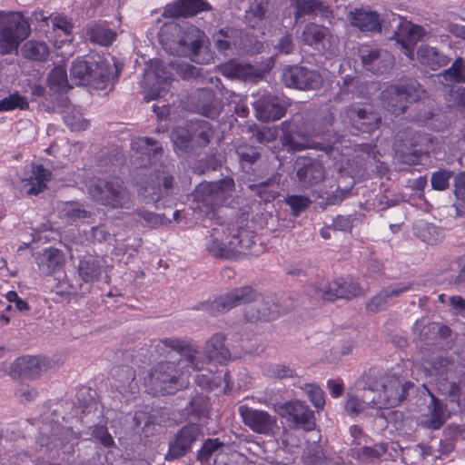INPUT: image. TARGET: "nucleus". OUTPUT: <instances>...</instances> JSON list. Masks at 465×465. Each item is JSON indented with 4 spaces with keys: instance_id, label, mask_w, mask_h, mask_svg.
Here are the masks:
<instances>
[{
    "instance_id": "obj_24",
    "label": "nucleus",
    "mask_w": 465,
    "mask_h": 465,
    "mask_svg": "<svg viewBox=\"0 0 465 465\" xmlns=\"http://www.w3.org/2000/svg\"><path fill=\"white\" fill-rule=\"evenodd\" d=\"M256 116L262 122L277 121L286 114V104L277 96L263 95L254 103Z\"/></svg>"
},
{
    "instance_id": "obj_41",
    "label": "nucleus",
    "mask_w": 465,
    "mask_h": 465,
    "mask_svg": "<svg viewBox=\"0 0 465 465\" xmlns=\"http://www.w3.org/2000/svg\"><path fill=\"white\" fill-rule=\"evenodd\" d=\"M77 271L84 282L93 283L99 280L102 267L97 259L92 256H84L79 260Z\"/></svg>"
},
{
    "instance_id": "obj_48",
    "label": "nucleus",
    "mask_w": 465,
    "mask_h": 465,
    "mask_svg": "<svg viewBox=\"0 0 465 465\" xmlns=\"http://www.w3.org/2000/svg\"><path fill=\"white\" fill-rule=\"evenodd\" d=\"M29 103L25 96L21 95L17 91L0 100V112H8L15 109L27 110Z\"/></svg>"
},
{
    "instance_id": "obj_60",
    "label": "nucleus",
    "mask_w": 465,
    "mask_h": 465,
    "mask_svg": "<svg viewBox=\"0 0 465 465\" xmlns=\"http://www.w3.org/2000/svg\"><path fill=\"white\" fill-rule=\"evenodd\" d=\"M267 376L274 379H287L294 376L295 371L289 366L275 364L271 365L266 371Z\"/></svg>"
},
{
    "instance_id": "obj_5",
    "label": "nucleus",
    "mask_w": 465,
    "mask_h": 465,
    "mask_svg": "<svg viewBox=\"0 0 465 465\" xmlns=\"http://www.w3.org/2000/svg\"><path fill=\"white\" fill-rule=\"evenodd\" d=\"M201 31L194 25L185 23L164 24L159 32V42L172 55L189 57L196 62L202 47Z\"/></svg>"
},
{
    "instance_id": "obj_54",
    "label": "nucleus",
    "mask_w": 465,
    "mask_h": 465,
    "mask_svg": "<svg viewBox=\"0 0 465 465\" xmlns=\"http://www.w3.org/2000/svg\"><path fill=\"white\" fill-rule=\"evenodd\" d=\"M285 203L290 206L292 213L298 216L312 203L311 199L305 195L289 194L285 197Z\"/></svg>"
},
{
    "instance_id": "obj_35",
    "label": "nucleus",
    "mask_w": 465,
    "mask_h": 465,
    "mask_svg": "<svg viewBox=\"0 0 465 465\" xmlns=\"http://www.w3.org/2000/svg\"><path fill=\"white\" fill-rule=\"evenodd\" d=\"M226 337L223 333H214L205 343V354L210 361L225 364L231 357V352L226 348Z\"/></svg>"
},
{
    "instance_id": "obj_15",
    "label": "nucleus",
    "mask_w": 465,
    "mask_h": 465,
    "mask_svg": "<svg viewBox=\"0 0 465 465\" xmlns=\"http://www.w3.org/2000/svg\"><path fill=\"white\" fill-rule=\"evenodd\" d=\"M312 290L316 298L328 302H333L337 299L351 300L362 293L359 282L345 279L322 282L321 286L312 287Z\"/></svg>"
},
{
    "instance_id": "obj_17",
    "label": "nucleus",
    "mask_w": 465,
    "mask_h": 465,
    "mask_svg": "<svg viewBox=\"0 0 465 465\" xmlns=\"http://www.w3.org/2000/svg\"><path fill=\"white\" fill-rule=\"evenodd\" d=\"M282 80L287 87L300 90H316L323 83L322 74L316 70L305 66L291 65L285 68Z\"/></svg>"
},
{
    "instance_id": "obj_56",
    "label": "nucleus",
    "mask_w": 465,
    "mask_h": 465,
    "mask_svg": "<svg viewBox=\"0 0 465 465\" xmlns=\"http://www.w3.org/2000/svg\"><path fill=\"white\" fill-rule=\"evenodd\" d=\"M305 393L316 409H322L325 405L324 391L317 385L306 384Z\"/></svg>"
},
{
    "instance_id": "obj_4",
    "label": "nucleus",
    "mask_w": 465,
    "mask_h": 465,
    "mask_svg": "<svg viewBox=\"0 0 465 465\" xmlns=\"http://www.w3.org/2000/svg\"><path fill=\"white\" fill-rule=\"evenodd\" d=\"M364 389L378 392V409H390L400 405L407 397L412 382L406 381L393 370L370 368L361 377Z\"/></svg>"
},
{
    "instance_id": "obj_37",
    "label": "nucleus",
    "mask_w": 465,
    "mask_h": 465,
    "mask_svg": "<svg viewBox=\"0 0 465 465\" xmlns=\"http://www.w3.org/2000/svg\"><path fill=\"white\" fill-rule=\"evenodd\" d=\"M95 65V55L77 57L72 64L70 74L80 84H92L93 68Z\"/></svg>"
},
{
    "instance_id": "obj_49",
    "label": "nucleus",
    "mask_w": 465,
    "mask_h": 465,
    "mask_svg": "<svg viewBox=\"0 0 465 465\" xmlns=\"http://www.w3.org/2000/svg\"><path fill=\"white\" fill-rule=\"evenodd\" d=\"M48 86L55 93L65 90L68 84L66 70L56 66L51 70L47 78Z\"/></svg>"
},
{
    "instance_id": "obj_55",
    "label": "nucleus",
    "mask_w": 465,
    "mask_h": 465,
    "mask_svg": "<svg viewBox=\"0 0 465 465\" xmlns=\"http://www.w3.org/2000/svg\"><path fill=\"white\" fill-rule=\"evenodd\" d=\"M189 405V412L198 419L207 416L209 412L208 401L205 397L202 395H197L193 397L190 401Z\"/></svg>"
},
{
    "instance_id": "obj_22",
    "label": "nucleus",
    "mask_w": 465,
    "mask_h": 465,
    "mask_svg": "<svg viewBox=\"0 0 465 465\" xmlns=\"http://www.w3.org/2000/svg\"><path fill=\"white\" fill-rule=\"evenodd\" d=\"M424 35V28L411 22L401 23L394 33L397 43L401 45L403 54L410 60H413L415 46Z\"/></svg>"
},
{
    "instance_id": "obj_19",
    "label": "nucleus",
    "mask_w": 465,
    "mask_h": 465,
    "mask_svg": "<svg viewBox=\"0 0 465 465\" xmlns=\"http://www.w3.org/2000/svg\"><path fill=\"white\" fill-rule=\"evenodd\" d=\"M363 67L375 74L388 72L394 64L393 55L377 45H363L359 48Z\"/></svg>"
},
{
    "instance_id": "obj_2",
    "label": "nucleus",
    "mask_w": 465,
    "mask_h": 465,
    "mask_svg": "<svg viewBox=\"0 0 465 465\" xmlns=\"http://www.w3.org/2000/svg\"><path fill=\"white\" fill-rule=\"evenodd\" d=\"M333 116L325 115L312 122H283L281 141L289 153L301 152L309 148H318L335 158L334 153L349 155L353 150L350 141L343 135L332 132Z\"/></svg>"
},
{
    "instance_id": "obj_45",
    "label": "nucleus",
    "mask_w": 465,
    "mask_h": 465,
    "mask_svg": "<svg viewBox=\"0 0 465 465\" xmlns=\"http://www.w3.org/2000/svg\"><path fill=\"white\" fill-rule=\"evenodd\" d=\"M237 37V30L226 26L221 28L213 35V41L216 48L220 52H225L231 48L232 45H235Z\"/></svg>"
},
{
    "instance_id": "obj_11",
    "label": "nucleus",
    "mask_w": 465,
    "mask_h": 465,
    "mask_svg": "<svg viewBox=\"0 0 465 465\" xmlns=\"http://www.w3.org/2000/svg\"><path fill=\"white\" fill-rule=\"evenodd\" d=\"M143 176L144 178L138 183V194L146 203H156L173 193L174 178L167 164L162 163L158 169Z\"/></svg>"
},
{
    "instance_id": "obj_23",
    "label": "nucleus",
    "mask_w": 465,
    "mask_h": 465,
    "mask_svg": "<svg viewBox=\"0 0 465 465\" xmlns=\"http://www.w3.org/2000/svg\"><path fill=\"white\" fill-rule=\"evenodd\" d=\"M212 9L206 0H176L164 6L162 15L165 18H188Z\"/></svg>"
},
{
    "instance_id": "obj_10",
    "label": "nucleus",
    "mask_w": 465,
    "mask_h": 465,
    "mask_svg": "<svg viewBox=\"0 0 465 465\" xmlns=\"http://www.w3.org/2000/svg\"><path fill=\"white\" fill-rule=\"evenodd\" d=\"M425 94L421 85L415 80L404 84H391L381 94V104L394 115L405 113L409 104L420 100Z\"/></svg>"
},
{
    "instance_id": "obj_63",
    "label": "nucleus",
    "mask_w": 465,
    "mask_h": 465,
    "mask_svg": "<svg viewBox=\"0 0 465 465\" xmlns=\"http://www.w3.org/2000/svg\"><path fill=\"white\" fill-rule=\"evenodd\" d=\"M346 410L352 415H358L364 411L365 403L355 396H350L345 403Z\"/></svg>"
},
{
    "instance_id": "obj_31",
    "label": "nucleus",
    "mask_w": 465,
    "mask_h": 465,
    "mask_svg": "<svg viewBox=\"0 0 465 465\" xmlns=\"http://www.w3.org/2000/svg\"><path fill=\"white\" fill-rule=\"evenodd\" d=\"M53 173L41 163H32L31 175L24 179L25 185L29 188L26 191L27 195H38L47 189V183L52 180Z\"/></svg>"
},
{
    "instance_id": "obj_38",
    "label": "nucleus",
    "mask_w": 465,
    "mask_h": 465,
    "mask_svg": "<svg viewBox=\"0 0 465 465\" xmlns=\"http://www.w3.org/2000/svg\"><path fill=\"white\" fill-rule=\"evenodd\" d=\"M291 5L294 7L295 20L305 15H316L318 13H331L329 6L321 0H291Z\"/></svg>"
},
{
    "instance_id": "obj_44",
    "label": "nucleus",
    "mask_w": 465,
    "mask_h": 465,
    "mask_svg": "<svg viewBox=\"0 0 465 465\" xmlns=\"http://www.w3.org/2000/svg\"><path fill=\"white\" fill-rule=\"evenodd\" d=\"M87 35L92 43L107 46L110 45L116 38V33L108 26L96 24L87 30Z\"/></svg>"
},
{
    "instance_id": "obj_9",
    "label": "nucleus",
    "mask_w": 465,
    "mask_h": 465,
    "mask_svg": "<svg viewBox=\"0 0 465 465\" xmlns=\"http://www.w3.org/2000/svg\"><path fill=\"white\" fill-rule=\"evenodd\" d=\"M212 124L204 120H192L185 126H177L171 133L173 145L183 151L206 147L213 139Z\"/></svg>"
},
{
    "instance_id": "obj_1",
    "label": "nucleus",
    "mask_w": 465,
    "mask_h": 465,
    "mask_svg": "<svg viewBox=\"0 0 465 465\" xmlns=\"http://www.w3.org/2000/svg\"><path fill=\"white\" fill-rule=\"evenodd\" d=\"M154 353L159 357L179 354L177 362L161 361L144 377L143 384L153 395L174 394L188 384L191 371L198 370L195 356L198 351L179 338H164L153 341Z\"/></svg>"
},
{
    "instance_id": "obj_16",
    "label": "nucleus",
    "mask_w": 465,
    "mask_h": 465,
    "mask_svg": "<svg viewBox=\"0 0 465 465\" xmlns=\"http://www.w3.org/2000/svg\"><path fill=\"white\" fill-rule=\"evenodd\" d=\"M242 423L252 432L272 436L277 428V418L266 411L254 409L246 404L238 407Z\"/></svg>"
},
{
    "instance_id": "obj_61",
    "label": "nucleus",
    "mask_w": 465,
    "mask_h": 465,
    "mask_svg": "<svg viewBox=\"0 0 465 465\" xmlns=\"http://www.w3.org/2000/svg\"><path fill=\"white\" fill-rule=\"evenodd\" d=\"M92 436L104 447L109 448L114 445V440L112 435L108 432L107 427L104 425L94 426L92 431Z\"/></svg>"
},
{
    "instance_id": "obj_47",
    "label": "nucleus",
    "mask_w": 465,
    "mask_h": 465,
    "mask_svg": "<svg viewBox=\"0 0 465 465\" xmlns=\"http://www.w3.org/2000/svg\"><path fill=\"white\" fill-rule=\"evenodd\" d=\"M449 418L446 413V406L434 395H431V418L430 427L433 430L440 429Z\"/></svg>"
},
{
    "instance_id": "obj_51",
    "label": "nucleus",
    "mask_w": 465,
    "mask_h": 465,
    "mask_svg": "<svg viewBox=\"0 0 465 465\" xmlns=\"http://www.w3.org/2000/svg\"><path fill=\"white\" fill-rule=\"evenodd\" d=\"M236 154L242 166L253 164L261 156L258 147L247 143L239 144L236 148Z\"/></svg>"
},
{
    "instance_id": "obj_33",
    "label": "nucleus",
    "mask_w": 465,
    "mask_h": 465,
    "mask_svg": "<svg viewBox=\"0 0 465 465\" xmlns=\"http://www.w3.org/2000/svg\"><path fill=\"white\" fill-rule=\"evenodd\" d=\"M45 366L42 360L35 356H22L17 358L11 366L14 376L33 380L37 378Z\"/></svg>"
},
{
    "instance_id": "obj_18",
    "label": "nucleus",
    "mask_w": 465,
    "mask_h": 465,
    "mask_svg": "<svg viewBox=\"0 0 465 465\" xmlns=\"http://www.w3.org/2000/svg\"><path fill=\"white\" fill-rule=\"evenodd\" d=\"M188 103L192 112L213 120L221 114L223 108V100L211 88L194 91L189 95Z\"/></svg>"
},
{
    "instance_id": "obj_39",
    "label": "nucleus",
    "mask_w": 465,
    "mask_h": 465,
    "mask_svg": "<svg viewBox=\"0 0 465 465\" xmlns=\"http://www.w3.org/2000/svg\"><path fill=\"white\" fill-rule=\"evenodd\" d=\"M417 56L421 64L434 71L447 65L450 62V58L438 52L436 48L428 45L420 46L418 49Z\"/></svg>"
},
{
    "instance_id": "obj_64",
    "label": "nucleus",
    "mask_w": 465,
    "mask_h": 465,
    "mask_svg": "<svg viewBox=\"0 0 465 465\" xmlns=\"http://www.w3.org/2000/svg\"><path fill=\"white\" fill-rule=\"evenodd\" d=\"M454 193L458 199L465 200V173H460L454 181Z\"/></svg>"
},
{
    "instance_id": "obj_59",
    "label": "nucleus",
    "mask_w": 465,
    "mask_h": 465,
    "mask_svg": "<svg viewBox=\"0 0 465 465\" xmlns=\"http://www.w3.org/2000/svg\"><path fill=\"white\" fill-rule=\"evenodd\" d=\"M222 377L217 374H204L200 373L195 377V383L205 390H213V388H217L221 384Z\"/></svg>"
},
{
    "instance_id": "obj_42",
    "label": "nucleus",
    "mask_w": 465,
    "mask_h": 465,
    "mask_svg": "<svg viewBox=\"0 0 465 465\" xmlns=\"http://www.w3.org/2000/svg\"><path fill=\"white\" fill-rule=\"evenodd\" d=\"M221 73L228 78L248 80L253 77L254 69L249 64H241L235 60H230L221 65Z\"/></svg>"
},
{
    "instance_id": "obj_8",
    "label": "nucleus",
    "mask_w": 465,
    "mask_h": 465,
    "mask_svg": "<svg viewBox=\"0 0 465 465\" xmlns=\"http://www.w3.org/2000/svg\"><path fill=\"white\" fill-rule=\"evenodd\" d=\"M233 189L234 181L229 177L216 182L200 183L193 192L194 209L213 219L216 211L230 199Z\"/></svg>"
},
{
    "instance_id": "obj_40",
    "label": "nucleus",
    "mask_w": 465,
    "mask_h": 465,
    "mask_svg": "<svg viewBox=\"0 0 465 465\" xmlns=\"http://www.w3.org/2000/svg\"><path fill=\"white\" fill-rule=\"evenodd\" d=\"M270 0H253L245 11V20L253 29L261 27L270 8Z\"/></svg>"
},
{
    "instance_id": "obj_28",
    "label": "nucleus",
    "mask_w": 465,
    "mask_h": 465,
    "mask_svg": "<svg viewBox=\"0 0 465 465\" xmlns=\"http://www.w3.org/2000/svg\"><path fill=\"white\" fill-rule=\"evenodd\" d=\"M413 283H398L393 286H388L381 289L371 301L366 304V310L370 312L376 313L387 307L390 300L399 297L401 293L412 289Z\"/></svg>"
},
{
    "instance_id": "obj_62",
    "label": "nucleus",
    "mask_w": 465,
    "mask_h": 465,
    "mask_svg": "<svg viewBox=\"0 0 465 465\" xmlns=\"http://www.w3.org/2000/svg\"><path fill=\"white\" fill-rule=\"evenodd\" d=\"M353 221L351 215H338L332 220L331 227L337 231L351 232L353 227Z\"/></svg>"
},
{
    "instance_id": "obj_30",
    "label": "nucleus",
    "mask_w": 465,
    "mask_h": 465,
    "mask_svg": "<svg viewBox=\"0 0 465 465\" xmlns=\"http://www.w3.org/2000/svg\"><path fill=\"white\" fill-rule=\"evenodd\" d=\"M132 150L142 161L149 163L159 161L163 153L162 145L150 137H137L131 143Z\"/></svg>"
},
{
    "instance_id": "obj_52",
    "label": "nucleus",
    "mask_w": 465,
    "mask_h": 465,
    "mask_svg": "<svg viewBox=\"0 0 465 465\" xmlns=\"http://www.w3.org/2000/svg\"><path fill=\"white\" fill-rule=\"evenodd\" d=\"M443 76L446 80L455 83H465V61L459 57L452 65L444 71Z\"/></svg>"
},
{
    "instance_id": "obj_46",
    "label": "nucleus",
    "mask_w": 465,
    "mask_h": 465,
    "mask_svg": "<svg viewBox=\"0 0 465 465\" xmlns=\"http://www.w3.org/2000/svg\"><path fill=\"white\" fill-rule=\"evenodd\" d=\"M25 58L35 61H44L49 55V47L45 42L28 41L22 48Z\"/></svg>"
},
{
    "instance_id": "obj_14",
    "label": "nucleus",
    "mask_w": 465,
    "mask_h": 465,
    "mask_svg": "<svg viewBox=\"0 0 465 465\" xmlns=\"http://www.w3.org/2000/svg\"><path fill=\"white\" fill-rule=\"evenodd\" d=\"M277 412L293 429L312 431L316 426L314 412L301 401H286L278 407Z\"/></svg>"
},
{
    "instance_id": "obj_58",
    "label": "nucleus",
    "mask_w": 465,
    "mask_h": 465,
    "mask_svg": "<svg viewBox=\"0 0 465 465\" xmlns=\"http://www.w3.org/2000/svg\"><path fill=\"white\" fill-rule=\"evenodd\" d=\"M134 213L143 219L152 228L166 223L167 219L163 214H158L150 211L140 209L135 210Z\"/></svg>"
},
{
    "instance_id": "obj_43",
    "label": "nucleus",
    "mask_w": 465,
    "mask_h": 465,
    "mask_svg": "<svg viewBox=\"0 0 465 465\" xmlns=\"http://www.w3.org/2000/svg\"><path fill=\"white\" fill-rule=\"evenodd\" d=\"M92 84L97 88H105L112 77V66L106 59L95 55V65L93 68Z\"/></svg>"
},
{
    "instance_id": "obj_13",
    "label": "nucleus",
    "mask_w": 465,
    "mask_h": 465,
    "mask_svg": "<svg viewBox=\"0 0 465 465\" xmlns=\"http://www.w3.org/2000/svg\"><path fill=\"white\" fill-rule=\"evenodd\" d=\"M344 118L351 127L361 133L371 134L381 124V116L372 104H353L344 110Z\"/></svg>"
},
{
    "instance_id": "obj_20",
    "label": "nucleus",
    "mask_w": 465,
    "mask_h": 465,
    "mask_svg": "<svg viewBox=\"0 0 465 465\" xmlns=\"http://www.w3.org/2000/svg\"><path fill=\"white\" fill-rule=\"evenodd\" d=\"M201 435L202 428L199 424L189 423L183 426L169 443L166 460H173L185 456Z\"/></svg>"
},
{
    "instance_id": "obj_36",
    "label": "nucleus",
    "mask_w": 465,
    "mask_h": 465,
    "mask_svg": "<svg viewBox=\"0 0 465 465\" xmlns=\"http://www.w3.org/2000/svg\"><path fill=\"white\" fill-rule=\"evenodd\" d=\"M220 232L217 228H213L211 231L209 239L205 244L208 252L216 258L234 260L232 244L228 235L226 236L225 242L219 239Z\"/></svg>"
},
{
    "instance_id": "obj_12",
    "label": "nucleus",
    "mask_w": 465,
    "mask_h": 465,
    "mask_svg": "<svg viewBox=\"0 0 465 465\" xmlns=\"http://www.w3.org/2000/svg\"><path fill=\"white\" fill-rule=\"evenodd\" d=\"M31 33L29 23L21 16L5 17L0 24V52L3 54L17 51L20 44Z\"/></svg>"
},
{
    "instance_id": "obj_21",
    "label": "nucleus",
    "mask_w": 465,
    "mask_h": 465,
    "mask_svg": "<svg viewBox=\"0 0 465 465\" xmlns=\"http://www.w3.org/2000/svg\"><path fill=\"white\" fill-rule=\"evenodd\" d=\"M230 244L233 252V259L237 260L241 255L259 254L260 249L256 247L254 238L256 233L247 227L228 228Z\"/></svg>"
},
{
    "instance_id": "obj_57",
    "label": "nucleus",
    "mask_w": 465,
    "mask_h": 465,
    "mask_svg": "<svg viewBox=\"0 0 465 465\" xmlns=\"http://www.w3.org/2000/svg\"><path fill=\"white\" fill-rule=\"evenodd\" d=\"M452 173L447 170H440L432 173L430 178L431 187L437 191H443L449 187Z\"/></svg>"
},
{
    "instance_id": "obj_29",
    "label": "nucleus",
    "mask_w": 465,
    "mask_h": 465,
    "mask_svg": "<svg viewBox=\"0 0 465 465\" xmlns=\"http://www.w3.org/2000/svg\"><path fill=\"white\" fill-rule=\"evenodd\" d=\"M451 334L452 331L449 326L430 322L420 331L419 338L426 345H434L443 349L444 345L449 346Z\"/></svg>"
},
{
    "instance_id": "obj_50",
    "label": "nucleus",
    "mask_w": 465,
    "mask_h": 465,
    "mask_svg": "<svg viewBox=\"0 0 465 465\" xmlns=\"http://www.w3.org/2000/svg\"><path fill=\"white\" fill-rule=\"evenodd\" d=\"M224 447V443L218 438H209L205 440L197 451V460L202 463H206L211 457Z\"/></svg>"
},
{
    "instance_id": "obj_53",
    "label": "nucleus",
    "mask_w": 465,
    "mask_h": 465,
    "mask_svg": "<svg viewBox=\"0 0 465 465\" xmlns=\"http://www.w3.org/2000/svg\"><path fill=\"white\" fill-rule=\"evenodd\" d=\"M62 212L65 218L74 222L90 216V213L84 209L78 202H66Z\"/></svg>"
},
{
    "instance_id": "obj_34",
    "label": "nucleus",
    "mask_w": 465,
    "mask_h": 465,
    "mask_svg": "<svg viewBox=\"0 0 465 465\" xmlns=\"http://www.w3.org/2000/svg\"><path fill=\"white\" fill-rule=\"evenodd\" d=\"M301 38L304 45L319 49L320 46L324 48L325 43H331L332 34L327 26L311 22L303 27Z\"/></svg>"
},
{
    "instance_id": "obj_26",
    "label": "nucleus",
    "mask_w": 465,
    "mask_h": 465,
    "mask_svg": "<svg viewBox=\"0 0 465 465\" xmlns=\"http://www.w3.org/2000/svg\"><path fill=\"white\" fill-rule=\"evenodd\" d=\"M112 386L122 395L138 392V383L135 381V371L128 365L116 366L112 369Z\"/></svg>"
},
{
    "instance_id": "obj_6",
    "label": "nucleus",
    "mask_w": 465,
    "mask_h": 465,
    "mask_svg": "<svg viewBox=\"0 0 465 465\" xmlns=\"http://www.w3.org/2000/svg\"><path fill=\"white\" fill-rule=\"evenodd\" d=\"M423 361L430 376H434L439 381L453 380L448 391L450 401L457 404L456 411L465 412V371L458 372V365L451 357L424 358Z\"/></svg>"
},
{
    "instance_id": "obj_25",
    "label": "nucleus",
    "mask_w": 465,
    "mask_h": 465,
    "mask_svg": "<svg viewBox=\"0 0 465 465\" xmlns=\"http://www.w3.org/2000/svg\"><path fill=\"white\" fill-rule=\"evenodd\" d=\"M35 262L41 274L50 276L63 270L65 258L61 250L49 247L37 254Z\"/></svg>"
},
{
    "instance_id": "obj_3",
    "label": "nucleus",
    "mask_w": 465,
    "mask_h": 465,
    "mask_svg": "<svg viewBox=\"0 0 465 465\" xmlns=\"http://www.w3.org/2000/svg\"><path fill=\"white\" fill-rule=\"evenodd\" d=\"M244 304V317L248 322H269L277 319L287 312L274 302L273 297L263 298L251 286L235 288L224 295L215 298L213 302L203 304V309L215 316L231 309Z\"/></svg>"
},
{
    "instance_id": "obj_27",
    "label": "nucleus",
    "mask_w": 465,
    "mask_h": 465,
    "mask_svg": "<svg viewBox=\"0 0 465 465\" xmlns=\"http://www.w3.org/2000/svg\"><path fill=\"white\" fill-rule=\"evenodd\" d=\"M351 25L362 33H381V19L376 11L363 8L355 9L350 13Z\"/></svg>"
},
{
    "instance_id": "obj_32",
    "label": "nucleus",
    "mask_w": 465,
    "mask_h": 465,
    "mask_svg": "<svg viewBox=\"0 0 465 465\" xmlns=\"http://www.w3.org/2000/svg\"><path fill=\"white\" fill-rule=\"evenodd\" d=\"M296 176L303 187H311L324 180L325 169L319 161L306 160L297 169Z\"/></svg>"
},
{
    "instance_id": "obj_7",
    "label": "nucleus",
    "mask_w": 465,
    "mask_h": 465,
    "mask_svg": "<svg viewBox=\"0 0 465 465\" xmlns=\"http://www.w3.org/2000/svg\"><path fill=\"white\" fill-rule=\"evenodd\" d=\"M87 191L94 202L108 209H130L134 205V195L118 176L94 179Z\"/></svg>"
}]
</instances>
